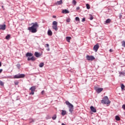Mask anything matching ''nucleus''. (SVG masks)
<instances>
[{
  "label": "nucleus",
  "instance_id": "1",
  "mask_svg": "<svg viewBox=\"0 0 125 125\" xmlns=\"http://www.w3.org/2000/svg\"><path fill=\"white\" fill-rule=\"evenodd\" d=\"M32 33H35L38 32V29H39V27H40V25L38 22H32Z\"/></svg>",
  "mask_w": 125,
  "mask_h": 125
},
{
  "label": "nucleus",
  "instance_id": "2",
  "mask_svg": "<svg viewBox=\"0 0 125 125\" xmlns=\"http://www.w3.org/2000/svg\"><path fill=\"white\" fill-rule=\"evenodd\" d=\"M65 104L66 105H67V106H68V108L69 109V111L70 113H71V114H72V113H73V111H74V105H73V104H72L71 103H70V102H69V101H66Z\"/></svg>",
  "mask_w": 125,
  "mask_h": 125
},
{
  "label": "nucleus",
  "instance_id": "3",
  "mask_svg": "<svg viewBox=\"0 0 125 125\" xmlns=\"http://www.w3.org/2000/svg\"><path fill=\"white\" fill-rule=\"evenodd\" d=\"M101 103H102V104H110L111 103V101L109 100L108 97L105 96L104 97L103 99L102 100Z\"/></svg>",
  "mask_w": 125,
  "mask_h": 125
},
{
  "label": "nucleus",
  "instance_id": "4",
  "mask_svg": "<svg viewBox=\"0 0 125 125\" xmlns=\"http://www.w3.org/2000/svg\"><path fill=\"white\" fill-rule=\"evenodd\" d=\"M52 28L54 29L55 31H58V27H57V26L58 25V23L56 21H53L52 23Z\"/></svg>",
  "mask_w": 125,
  "mask_h": 125
},
{
  "label": "nucleus",
  "instance_id": "5",
  "mask_svg": "<svg viewBox=\"0 0 125 125\" xmlns=\"http://www.w3.org/2000/svg\"><path fill=\"white\" fill-rule=\"evenodd\" d=\"M86 58L88 61H93V60H95V58L93 56L87 55Z\"/></svg>",
  "mask_w": 125,
  "mask_h": 125
},
{
  "label": "nucleus",
  "instance_id": "6",
  "mask_svg": "<svg viewBox=\"0 0 125 125\" xmlns=\"http://www.w3.org/2000/svg\"><path fill=\"white\" fill-rule=\"evenodd\" d=\"M25 77V75L24 74H18L14 76V79H20L21 78H24Z\"/></svg>",
  "mask_w": 125,
  "mask_h": 125
},
{
  "label": "nucleus",
  "instance_id": "7",
  "mask_svg": "<svg viewBox=\"0 0 125 125\" xmlns=\"http://www.w3.org/2000/svg\"><path fill=\"white\" fill-rule=\"evenodd\" d=\"M99 48V44L98 43L94 46L93 50H94L95 52H97Z\"/></svg>",
  "mask_w": 125,
  "mask_h": 125
},
{
  "label": "nucleus",
  "instance_id": "8",
  "mask_svg": "<svg viewBox=\"0 0 125 125\" xmlns=\"http://www.w3.org/2000/svg\"><path fill=\"white\" fill-rule=\"evenodd\" d=\"M90 110L91 111H92V112H93V113H96L97 112L96 109L94 108V107H93V106H91L90 107Z\"/></svg>",
  "mask_w": 125,
  "mask_h": 125
},
{
  "label": "nucleus",
  "instance_id": "9",
  "mask_svg": "<svg viewBox=\"0 0 125 125\" xmlns=\"http://www.w3.org/2000/svg\"><path fill=\"white\" fill-rule=\"evenodd\" d=\"M34 91H36V86H33L32 87V95L35 94Z\"/></svg>",
  "mask_w": 125,
  "mask_h": 125
},
{
  "label": "nucleus",
  "instance_id": "10",
  "mask_svg": "<svg viewBox=\"0 0 125 125\" xmlns=\"http://www.w3.org/2000/svg\"><path fill=\"white\" fill-rule=\"evenodd\" d=\"M97 92L98 93H100L102 91H103V88H99L96 90Z\"/></svg>",
  "mask_w": 125,
  "mask_h": 125
},
{
  "label": "nucleus",
  "instance_id": "11",
  "mask_svg": "<svg viewBox=\"0 0 125 125\" xmlns=\"http://www.w3.org/2000/svg\"><path fill=\"white\" fill-rule=\"evenodd\" d=\"M6 25H0V30H4L5 29Z\"/></svg>",
  "mask_w": 125,
  "mask_h": 125
},
{
  "label": "nucleus",
  "instance_id": "12",
  "mask_svg": "<svg viewBox=\"0 0 125 125\" xmlns=\"http://www.w3.org/2000/svg\"><path fill=\"white\" fill-rule=\"evenodd\" d=\"M66 114H67V112L66 111V110H62V116H65Z\"/></svg>",
  "mask_w": 125,
  "mask_h": 125
},
{
  "label": "nucleus",
  "instance_id": "13",
  "mask_svg": "<svg viewBox=\"0 0 125 125\" xmlns=\"http://www.w3.org/2000/svg\"><path fill=\"white\" fill-rule=\"evenodd\" d=\"M47 34L48 36H52V31H51L50 30H48Z\"/></svg>",
  "mask_w": 125,
  "mask_h": 125
},
{
  "label": "nucleus",
  "instance_id": "14",
  "mask_svg": "<svg viewBox=\"0 0 125 125\" xmlns=\"http://www.w3.org/2000/svg\"><path fill=\"white\" fill-rule=\"evenodd\" d=\"M35 55L36 56V57L39 58L40 57V56H41V55L40 54V53H39L38 52H36L35 53Z\"/></svg>",
  "mask_w": 125,
  "mask_h": 125
},
{
  "label": "nucleus",
  "instance_id": "15",
  "mask_svg": "<svg viewBox=\"0 0 125 125\" xmlns=\"http://www.w3.org/2000/svg\"><path fill=\"white\" fill-rule=\"evenodd\" d=\"M56 4L57 5H59V4H62V0H60V1H58L56 2Z\"/></svg>",
  "mask_w": 125,
  "mask_h": 125
},
{
  "label": "nucleus",
  "instance_id": "16",
  "mask_svg": "<svg viewBox=\"0 0 125 125\" xmlns=\"http://www.w3.org/2000/svg\"><path fill=\"white\" fill-rule=\"evenodd\" d=\"M26 57H31L32 56V53H27L26 54Z\"/></svg>",
  "mask_w": 125,
  "mask_h": 125
},
{
  "label": "nucleus",
  "instance_id": "17",
  "mask_svg": "<svg viewBox=\"0 0 125 125\" xmlns=\"http://www.w3.org/2000/svg\"><path fill=\"white\" fill-rule=\"evenodd\" d=\"M66 40L68 42H70V41H71V37H66Z\"/></svg>",
  "mask_w": 125,
  "mask_h": 125
},
{
  "label": "nucleus",
  "instance_id": "18",
  "mask_svg": "<svg viewBox=\"0 0 125 125\" xmlns=\"http://www.w3.org/2000/svg\"><path fill=\"white\" fill-rule=\"evenodd\" d=\"M115 119L116 121H120L121 120V118H120V117L118 115L115 116Z\"/></svg>",
  "mask_w": 125,
  "mask_h": 125
},
{
  "label": "nucleus",
  "instance_id": "19",
  "mask_svg": "<svg viewBox=\"0 0 125 125\" xmlns=\"http://www.w3.org/2000/svg\"><path fill=\"white\" fill-rule=\"evenodd\" d=\"M44 65V63H43V62H41L39 64V67H40V68H42V66Z\"/></svg>",
  "mask_w": 125,
  "mask_h": 125
},
{
  "label": "nucleus",
  "instance_id": "20",
  "mask_svg": "<svg viewBox=\"0 0 125 125\" xmlns=\"http://www.w3.org/2000/svg\"><path fill=\"white\" fill-rule=\"evenodd\" d=\"M121 89L122 90H125V85H124V84H121Z\"/></svg>",
  "mask_w": 125,
  "mask_h": 125
},
{
  "label": "nucleus",
  "instance_id": "21",
  "mask_svg": "<svg viewBox=\"0 0 125 125\" xmlns=\"http://www.w3.org/2000/svg\"><path fill=\"white\" fill-rule=\"evenodd\" d=\"M10 35L8 34V35H7L5 37L6 40H9L10 39Z\"/></svg>",
  "mask_w": 125,
  "mask_h": 125
},
{
  "label": "nucleus",
  "instance_id": "22",
  "mask_svg": "<svg viewBox=\"0 0 125 125\" xmlns=\"http://www.w3.org/2000/svg\"><path fill=\"white\" fill-rule=\"evenodd\" d=\"M111 22V20L110 19H108L107 20H106L105 23H108Z\"/></svg>",
  "mask_w": 125,
  "mask_h": 125
},
{
  "label": "nucleus",
  "instance_id": "23",
  "mask_svg": "<svg viewBox=\"0 0 125 125\" xmlns=\"http://www.w3.org/2000/svg\"><path fill=\"white\" fill-rule=\"evenodd\" d=\"M120 74V77H121V76H125V72H119Z\"/></svg>",
  "mask_w": 125,
  "mask_h": 125
},
{
  "label": "nucleus",
  "instance_id": "24",
  "mask_svg": "<svg viewBox=\"0 0 125 125\" xmlns=\"http://www.w3.org/2000/svg\"><path fill=\"white\" fill-rule=\"evenodd\" d=\"M89 19L90 20H93V16H92V15H89Z\"/></svg>",
  "mask_w": 125,
  "mask_h": 125
},
{
  "label": "nucleus",
  "instance_id": "25",
  "mask_svg": "<svg viewBox=\"0 0 125 125\" xmlns=\"http://www.w3.org/2000/svg\"><path fill=\"white\" fill-rule=\"evenodd\" d=\"M56 118H57V116L56 114H55L53 117H52V120H56Z\"/></svg>",
  "mask_w": 125,
  "mask_h": 125
},
{
  "label": "nucleus",
  "instance_id": "26",
  "mask_svg": "<svg viewBox=\"0 0 125 125\" xmlns=\"http://www.w3.org/2000/svg\"><path fill=\"white\" fill-rule=\"evenodd\" d=\"M86 6L87 9H90V6H89V4H86Z\"/></svg>",
  "mask_w": 125,
  "mask_h": 125
},
{
  "label": "nucleus",
  "instance_id": "27",
  "mask_svg": "<svg viewBox=\"0 0 125 125\" xmlns=\"http://www.w3.org/2000/svg\"><path fill=\"white\" fill-rule=\"evenodd\" d=\"M63 13H69V11L68 10H64L62 11Z\"/></svg>",
  "mask_w": 125,
  "mask_h": 125
},
{
  "label": "nucleus",
  "instance_id": "28",
  "mask_svg": "<svg viewBox=\"0 0 125 125\" xmlns=\"http://www.w3.org/2000/svg\"><path fill=\"white\" fill-rule=\"evenodd\" d=\"M122 46H124V47H125V41H123L122 42Z\"/></svg>",
  "mask_w": 125,
  "mask_h": 125
},
{
  "label": "nucleus",
  "instance_id": "29",
  "mask_svg": "<svg viewBox=\"0 0 125 125\" xmlns=\"http://www.w3.org/2000/svg\"><path fill=\"white\" fill-rule=\"evenodd\" d=\"M75 20L76 21H79V22H80V18L77 17L75 18Z\"/></svg>",
  "mask_w": 125,
  "mask_h": 125
},
{
  "label": "nucleus",
  "instance_id": "30",
  "mask_svg": "<svg viewBox=\"0 0 125 125\" xmlns=\"http://www.w3.org/2000/svg\"><path fill=\"white\" fill-rule=\"evenodd\" d=\"M72 3H73V4H74V5H76V4H77V1H76L75 0H73L72 1Z\"/></svg>",
  "mask_w": 125,
  "mask_h": 125
},
{
  "label": "nucleus",
  "instance_id": "31",
  "mask_svg": "<svg viewBox=\"0 0 125 125\" xmlns=\"http://www.w3.org/2000/svg\"><path fill=\"white\" fill-rule=\"evenodd\" d=\"M70 21H71V19L70 18L66 19V22H67L68 23L70 22Z\"/></svg>",
  "mask_w": 125,
  "mask_h": 125
},
{
  "label": "nucleus",
  "instance_id": "32",
  "mask_svg": "<svg viewBox=\"0 0 125 125\" xmlns=\"http://www.w3.org/2000/svg\"><path fill=\"white\" fill-rule=\"evenodd\" d=\"M35 60H36V58H35V57H34V56H32V61H35Z\"/></svg>",
  "mask_w": 125,
  "mask_h": 125
},
{
  "label": "nucleus",
  "instance_id": "33",
  "mask_svg": "<svg viewBox=\"0 0 125 125\" xmlns=\"http://www.w3.org/2000/svg\"><path fill=\"white\" fill-rule=\"evenodd\" d=\"M3 82H2V81H0V85H3Z\"/></svg>",
  "mask_w": 125,
  "mask_h": 125
},
{
  "label": "nucleus",
  "instance_id": "34",
  "mask_svg": "<svg viewBox=\"0 0 125 125\" xmlns=\"http://www.w3.org/2000/svg\"><path fill=\"white\" fill-rule=\"evenodd\" d=\"M19 82H15V84L16 85H18V84H19Z\"/></svg>",
  "mask_w": 125,
  "mask_h": 125
},
{
  "label": "nucleus",
  "instance_id": "35",
  "mask_svg": "<svg viewBox=\"0 0 125 125\" xmlns=\"http://www.w3.org/2000/svg\"><path fill=\"white\" fill-rule=\"evenodd\" d=\"M45 47H49V44H46L45 45Z\"/></svg>",
  "mask_w": 125,
  "mask_h": 125
},
{
  "label": "nucleus",
  "instance_id": "36",
  "mask_svg": "<svg viewBox=\"0 0 125 125\" xmlns=\"http://www.w3.org/2000/svg\"><path fill=\"white\" fill-rule=\"evenodd\" d=\"M122 108L124 109V110H125V104H123L122 105Z\"/></svg>",
  "mask_w": 125,
  "mask_h": 125
},
{
  "label": "nucleus",
  "instance_id": "37",
  "mask_svg": "<svg viewBox=\"0 0 125 125\" xmlns=\"http://www.w3.org/2000/svg\"><path fill=\"white\" fill-rule=\"evenodd\" d=\"M27 60L28 61H30V60H32V58H27Z\"/></svg>",
  "mask_w": 125,
  "mask_h": 125
},
{
  "label": "nucleus",
  "instance_id": "38",
  "mask_svg": "<svg viewBox=\"0 0 125 125\" xmlns=\"http://www.w3.org/2000/svg\"><path fill=\"white\" fill-rule=\"evenodd\" d=\"M84 21H85V18H83L82 20V22H84Z\"/></svg>",
  "mask_w": 125,
  "mask_h": 125
},
{
  "label": "nucleus",
  "instance_id": "39",
  "mask_svg": "<svg viewBox=\"0 0 125 125\" xmlns=\"http://www.w3.org/2000/svg\"><path fill=\"white\" fill-rule=\"evenodd\" d=\"M41 93H42V95H43V94H44V90L42 91V92H41Z\"/></svg>",
  "mask_w": 125,
  "mask_h": 125
},
{
  "label": "nucleus",
  "instance_id": "40",
  "mask_svg": "<svg viewBox=\"0 0 125 125\" xmlns=\"http://www.w3.org/2000/svg\"><path fill=\"white\" fill-rule=\"evenodd\" d=\"M28 30H29V31H32V27H29V28H28Z\"/></svg>",
  "mask_w": 125,
  "mask_h": 125
},
{
  "label": "nucleus",
  "instance_id": "41",
  "mask_svg": "<svg viewBox=\"0 0 125 125\" xmlns=\"http://www.w3.org/2000/svg\"><path fill=\"white\" fill-rule=\"evenodd\" d=\"M77 10H79L80 9V7H77L76 8Z\"/></svg>",
  "mask_w": 125,
  "mask_h": 125
},
{
  "label": "nucleus",
  "instance_id": "42",
  "mask_svg": "<svg viewBox=\"0 0 125 125\" xmlns=\"http://www.w3.org/2000/svg\"><path fill=\"white\" fill-rule=\"evenodd\" d=\"M109 51H110V52H113V50H112V49H110L109 50Z\"/></svg>",
  "mask_w": 125,
  "mask_h": 125
},
{
  "label": "nucleus",
  "instance_id": "43",
  "mask_svg": "<svg viewBox=\"0 0 125 125\" xmlns=\"http://www.w3.org/2000/svg\"><path fill=\"white\" fill-rule=\"evenodd\" d=\"M1 7L3 9V10H4V7L3 6H1Z\"/></svg>",
  "mask_w": 125,
  "mask_h": 125
},
{
  "label": "nucleus",
  "instance_id": "44",
  "mask_svg": "<svg viewBox=\"0 0 125 125\" xmlns=\"http://www.w3.org/2000/svg\"><path fill=\"white\" fill-rule=\"evenodd\" d=\"M53 18H56V16H53Z\"/></svg>",
  "mask_w": 125,
  "mask_h": 125
},
{
  "label": "nucleus",
  "instance_id": "45",
  "mask_svg": "<svg viewBox=\"0 0 125 125\" xmlns=\"http://www.w3.org/2000/svg\"><path fill=\"white\" fill-rule=\"evenodd\" d=\"M1 72H2V69H0V74L1 73Z\"/></svg>",
  "mask_w": 125,
  "mask_h": 125
},
{
  "label": "nucleus",
  "instance_id": "46",
  "mask_svg": "<svg viewBox=\"0 0 125 125\" xmlns=\"http://www.w3.org/2000/svg\"><path fill=\"white\" fill-rule=\"evenodd\" d=\"M0 67H1V62H0Z\"/></svg>",
  "mask_w": 125,
  "mask_h": 125
},
{
  "label": "nucleus",
  "instance_id": "47",
  "mask_svg": "<svg viewBox=\"0 0 125 125\" xmlns=\"http://www.w3.org/2000/svg\"><path fill=\"white\" fill-rule=\"evenodd\" d=\"M62 125H65L64 123H62Z\"/></svg>",
  "mask_w": 125,
  "mask_h": 125
},
{
  "label": "nucleus",
  "instance_id": "48",
  "mask_svg": "<svg viewBox=\"0 0 125 125\" xmlns=\"http://www.w3.org/2000/svg\"><path fill=\"white\" fill-rule=\"evenodd\" d=\"M47 50L48 51H49V48H48V49H47Z\"/></svg>",
  "mask_w": 125,
  "mask_h": 125
},
{
  "label": "nucleus",
  "instance_id": "49",
  "mask_svg": "<svg viewBox=\"0 0 125 125\" xmlns=\"http://www.w3.org/2000/svg\"><path fill=\"white\" fill-rule=\"evenodd\" d=\"M30 90H32V87L30 88Z\"/></svg>",
  "mask_w": 125,
  "mask_h": 125
},
{
  "label": "nucleus",
  "instance_id": "50",
  "mask_svg": "<svg viewBox=\"0 0 125 125\" xmlns=\"http://www.w3.org/2000/svg\"><path fill=\"white\" fill-rule=\"evenodd\" d=\"M30 94H32V93H30Z\"/></svg>",
  "mask_w": 125,
  "mask_h": 125
},
{
  "label": "nucleus",
  "instance_id": "51",
  "mask_svg": "<svg viewBox=\"0 0 125 125\" xmlns=\"http://www.w3.org/2000/svg\"><path fill=\"white\" fill-rule=\"evenodd\" d=\"M32 122H34V121H33V120H32Z\"/></svg>",
  "mask_w": 125,
  "mask_h": 125
}]
</instances>
